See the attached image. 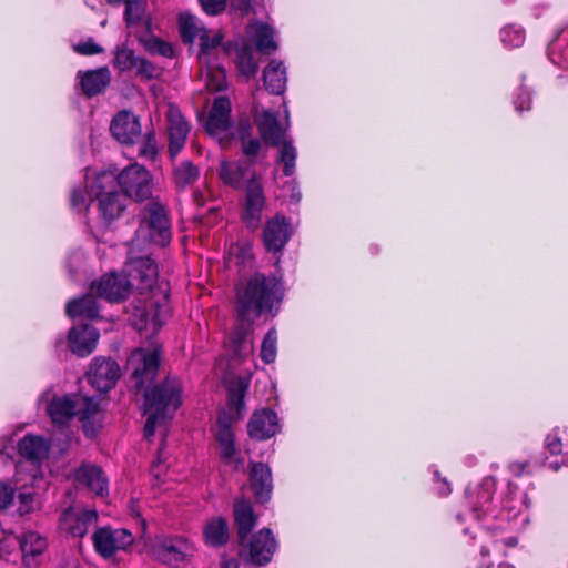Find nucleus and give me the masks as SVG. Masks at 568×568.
Instances as JSON below:
<instances>
[{
    "mask_svg": "<svg viewBox=\"0 0 568 568\" xmlns=\"http://www.w3.org/2000/svg\"><path fill=\"white\" fill-rule=\"evenodd\" d=\"M126 197L123 192L110 191L100 193L98 196V207L100 216L105 223L110 224L119 219L126 207Z\"/></svg>",
    "mask_w": 568,
    "mask_h": 568,
    "instance_id": "b1692460",
    "label": "nucleus"
},
{
    "mask_svg": "<svg viewBox=\"0 0 568 568\" xmlns=\"http://www.w3.org/2000/svg\"><path fill=\"white\" fill-rule=\"evenodd\" d=\"M204 26L197 23L196 18L191 13H180L179 16V32L183 43L193 44L195 39L201 36Z\"/></svg>",
    "mask_w": 568,
    "mask_h": 568,
    "instance_id": "58836bf2",
    "label": "nucleus"
},
{
    "mask_svg": "<svg viewBox=\"0 0 568 568\" xmlns=\"http://www.w3.org/2000/svg\"><path fill=\"white\" fill-rule=\"evenodd\" d=\"M248 481L255 501L266 504L271 500L273 494V477L271 468L264 463L250 464Z\"/></svg>",
    "mask_w": 568,
    "mask_h": 568,
    "instance_id": "a211bd4d",
    "label": "nucleus"
},
{
    "mask_svg": "<svg viewBox=\"0 0 568 568\" xmlns=\"http://www.w3.org/2000/svg\"><path fill=\"white\" fill-rule=\"evenodd\" d=\"M161 352L159 344L149 348L138 347L131 352L126 369L130 373L131 387L136 394L154 383L160 369Z\"/></svg>",
    "mask_w": 568,
    "mask_h": 568,
    "instance_id": "7ed1b4c3",
    "label": "nucleus"
},
{
    "mask_svg": "<svg viewBox=\"0 0 568 568\" xmlns=\"http://www.w3.org/2000/svg\"><path fill=\"white\" fill-rule=\"evenodd\" d=\"M201 171L199 166H195L191 161H184L181 165L175 170L174 178H199Z\"/></svg>",
    "mask_w": 568,
    "mask_h": 568,
    "instance_id": "052dcab7",
    "label": "nucleus"
},
{
    "mask_svg": "<svg viewBox=\"0 0 568 568\" xmlns=\"http://www.w3.org/2000/svg\"><path fill=\"white\" fill-rule=\"evenodd\" d=\"M84 202L85 199L83 192L80 189H73L71 193V205L77 207L84 204Z\"/></svg>",
    "mask_w": 568,
    "mask_h": 568,
    "instance_id": "774afa93",
    "label": "nucleus"
},
{
    "mask_svg": "<svg viewBox=\"0 0 568 568\" xmlns=\"http://www.w3.org/2000/svg\"><path fill=\"white\" fill-rule=\"evenodd\" d=\"M94 178H151V175L145 166L133 163L123 169H119L115 164H108Z\"/></svg>",
    "mask_w": 568,
    "mask_h": 568,
    "instance_id": "4c0bfd02",
    "label": "nucleus"
},
{
    "mask_svg": "<svg viewBox=\"0 0 568 568\" xmlns=\"http://www.w3.org/2000/svg\"><path fill=\"white\" fill-rule=\"evenodd\" d=\"M72 50L83 57H90L95 54H101L104 52V48L98 44L93 38H88L83 42H79L72 45Z\"/></svg>",
    "mask_w": 568,
    "mask_h": 568,
    "instance_id": "603ef678",
    "label": "nucleus"
},
{
    "mask_svg": "<svg viewBox=\"0 0 568 568\" xmlns=\"http://www.w3.org/2000/svg\"><path fill=\"white\" fill-rule=\"evenodd\" d=\"M251 40L256 51L261 54H272L278 48L274 40V30L267 23H257L254 27V31L251 33Z\"/></svg>",
    "mask_w": 568,
    "mask_h": 568,
    "instance_id": "473e14b6",
    "label": "nucleus"
},
{
    "mask_svg": "<svg viewBox=\"0 0 568 568\" xmlns=\"http://www.w3.org/2000/svg\"><path fill=\"white\" fill-rule=\"evenodd\" d=\"M185 542L182 539H164L153 548L155 557L168 565H175L185 559Z\"/></svg>",
    "mask_w": 568,
    "mask_h": 568,
    "instance_id": "c85d7f7f",
    "label": "nucleus"
},
{
    "mask_svg": "<svg viewBox=\"0 0 568 568\" xmlns=\"http://www.w3.org/2000/svg\"><path fill=\"white\" fill-rule=\"evenodd\" d=\"M203 539L205 545L221 548L229 542L230 529L226 518L219 516L209 519L203 526Z\"/></svg>",
    "mask_w": 568,
    "mask_h": 568,
    "instance_id": "cd10ccee",
    "label": "nucleus"
},
{
    "mask_svg": "<svg viewBox=\"0 0 568 568\" xmlns=\"http://www.w3.org/2000/svg\"><path fill=\"white\" fill-rule=\"evenodd\" d=\"M144 412H154L168 416V412L172 408L178 410L182 405V384L171 376H166L159 383L146 386L143 390Z\"/></svg>",
    "mask_w": 568,
    "mask_h": 568,
    "instance_id": "20e7f679",
    "label": "nucleus"
},
{
    "mask_svg": "<svg viewBox=\"0 0 568 568\" xmlns=\"http://www.w3.org/2000/svg\"><path fill=\"white\" fill-rule=\"evenodd\" d=\"M233 189L239 190V219L248 232L262 227L263 215L267 209V199L261 180H223Z\"/></svg>",
    "mask_w": 568,
    "mask_h": 568,
    "instance_id": "f03ea898",
    "label": "nucleus"
},
{
    "mask_svg": "<svg viewBox=\"0 0 568 568\" xmlns=\"http://www.w3.org/2000/svg\"><path fill=\"white\" fill-rule=\"evenodd\" d=\"M110 133L119 143L133 145L142 135L141 120L129 110L119 111L111 121Z\"/></svg>",
    "mask_w": 568,
    "mask_h": 568,
    "instance_id": "ddd939ff",
    "label": "nucleus"
},
{
    "mask_svg": "<svg viewBox=\"0 0 568 568\" xmlns=\"http://www.w3.org/2000/svg\"><path fill=\"white\" fill-rule=\"evenodd\" d=\"M280 151L277 156V163L282 165V170L285 176H291L295 172L296 163V149L293 146L291 140H285L280 144Z\"/></svg>",
    "mask_w": 568,
    "mask_h": 568,
    "instance_id": "79ce46f5",
    "label": "nucleus"
},
{
    "mask_svg": "<svg viewBox=\"0 0 568 568\" xmlns=\"http://www.w3.org/2000/svg\"><path fill=\"white\" fill-rule=\"evenodd\" d=\"M494 484L490 483L488 479H485L483 484L478 488L477 493V499L478 505L474 507V513L476 518L481 519L484 516H486L489 505L493 501L494 498Z\"/></svg>",
    "mask_w": 568,
    "mask_h": 568,
    "instance_id": "37998d69",
    "label": "nucleus"
},
{
    "mask_svg": "<svg viewBox=\"0 0 568 568\" xmlns=\"http://www.w3.org/2000/svg\"><path fill=\"white\" fill-rule=\"evenodd\" d=\"M240 138L242 141V150L246 156H256L261 150V142L258 139L250 138V125H240Z\"/></svg>",
    "mask_w": 568,
    "mask_h": 568,
    "instance_id": "8fccbe9b",
    "label": "nucleus"
},
{
    "mask_svg": "<svg viewBox=\"0 0 568 568\" xmlns=\"http://www.w3.org/2000/svg\"><path fill=\"white\" fill-rule=\"evenodd\" d=\"M193 181L194 180H182L183 183H182L181 187H185L186 185H190L192 187L194 203L197 206H203L205 204L207 197H213V194L210 191L209 185H207V180H203V185L205 187V191H202L200 187L194 189L192 185Z\"/></svg>",
    "mask_w": 568,
    "mask_h": 568,
    "instance_id": "5fc2aeb1",
    "label": "nucleus"
},
{
    "mask_svg": "<svg viewBox=\"0 0 568 568\" xmlns=\"http://www.w3.org/2000/svg\"><path fill=\"white\" fill-rule=\"evenodd\" d=\"M19 500L21 506L19 507L20 515H24L29 513L31 504L33 503V497L31 494L28 493H21L19 494Z\"/></svg>",
    "mask_w": 568,
    "mask_h": 568,
    "instance_id": "0e129e2a",
    "label": "nucleus"
},
{
    "mask_svg": "<svg viewBox=\"0 0 568 568\" xmlns=\"http://www.w3.org/2000/svg\"><path fill=\"white\" fill-rule=\"evenodd\" d=\"M435 490L438 496L445 497L452 493L450 484L447 481V479H440V483L435 484Z\"/></svg>",
    "mask_w": 568,
    "mask_h": 568,
    "instance_id": "338daca9",
    "label": "nucleus"
},
{
    "mask_svg": "<svg viewBox=\"0 0 568 568\" xmlns=\"http://www.w3.org/2000/svg\"><path fill=\"white\" fill-rule=\"evenodd\" d=\"M146 414V420L143 427L144 437L146 439L151 438L155 434L156 425L166 418V416L154 413V412H144Z\"/></svg>",
    "mask_w": 568,
    "mask_h": 568,
    "instance_id": "6e6d98bb",
    "label": "nucleus"
},
{
    "mask_svg": "<svg viewBox=\"0 0 568 568\" xmlns=\"http://www.w3.org/2000/svg\"><path fill=\"white\" fill-rule=\"evenodd\" d=\"M528 467V463L526 462H511L509 465H508V469L509 471L514 475V476H521L526 468Z\"/></svg>",
    "mask_w": 568,
    "mask_h": 568,
    "instance_id": "69168bd1",
    "label": "nucleus"
},
{
    "mask_svg": "<svg viewBox=\"0 0 568 568\" xmlns=\"http://www.w3.org/2000/svg\"><path fill=\"white\" fill-rule=\"evenodd\" d=\"M262 225L261 240L266 252L274 255L282 254L293 235L291 220L282 213H276Z\"/></svg>",
    "mask_w": 568,
    "mask_h": 568,
    "instance_id": "6e6552de",
    "label": "nucleus"
},
{
    "mask_svg": "<svg viewBox=\"0 0 568 568\" xmlns=\"http://www.w3.org/2000/svg\"><path fill=\"white\" fill-rule=\"evenodd\" d=\"M135 77L140 78L144 81H150L152 79H155L158 77V68L154 63H152L150 60H148L144 57L138 58L135 65Z\"/></svg>",
    "mask_w": 568,
    "mask_h": 568,
    "instance_id": "3c124183",
    "label": "nucleus"
},
{
    "mask_svg": "<svg viewBox=\"0 0 568 568\" xmlns=\"http://www.w3.org/2000/svg\"><path fill=\"white\" fill-rule=\"evenodd\" d=\"M113 59L111 64L119 74H124L134 70L139 55L135 51L128 47L126 43H119L113 50Z\"/></svg>",
    "mask_w": 568,
    "mask_h": 568,
    "instance_id": "72a5a7b5",
    "label": "nucleus"
},
{
    "mask_svg": "<svg viewBox=\"0 0 568 568\" xmlns=\"http://www.w3.org/2000/svg\"><path fill=\"white\" fill-rule=\"evenodd\" d=\"M87 376L92 387L105 394L116 385L121 376V368L111 358L94 357L90 363Z\"/></svg>",
    "mask_w": 568,
    "mask_h": 568,
    "instance_id": "9d476101",
    "label": "nucleus"
},
{
    "mask_svg": "<svg viewBox=\"0 0 568 568\" xmlns=\"http://www.w3.org/2000/svg\"><path fill=\"white\" fill-rule=\"evenodd\" d=\"M138 154H139V156L150 160V161H154L156 159L158 143H156L155 131L153 128L145 132Z\"/></svg>",
    "mask_w": 568,
    "mask_h": 568,
    "instance_id": "09e8293b",
    "label": "nucleus"
},
{
    "mask_svg": "<svg viewBox=\"0 0 568 568\" xmlns=\"http://www.w3.org/2000/svg\"><path fill=\"white\" fill-rule=\"evenodd\" d=\"M75 479L98 496L108 495V480L101 467L82 465L75 470Z\"/></svg>",
    "mask_w": 568,
    "mask_h": 568,
    "instance_id": "393cba45",
    "label": "nucleus"
},
{
    "mask_svg": "<svg viewBox=\"0 0 568 568\" xmlns=\"http://www.w3.org/2000/svg\"><path fill=\"white\" fill-rule=\"evenodd\" d=\"M232 105L227 97H216L213 101L204 128L211 135L227 131L231 125Z\"/></svg>",
    "mask_w": 568,
    "mask_h": 568,
    "instance_id": "4be33fe9",
    "label": "nucleus"
},
{
    "mask_svg": "<svg viewBox=\"0 0 568 568\" xmlns=\"http://www.w3.org/2000/svg\"><path fill=\"white\" fill-rule=\"evenodd\" d=\"M234 418L226 412H220L216 416L215 440L219 444V455L225 464H242L241 457L236 458L235 437L233 432Z\"/></svg>",
    "mask_w": 568,
    "mask_h": 568,
    "instance_id": "f8f14e48",
    "label": "nucleus"
},
{
    "mask_svg": "<svg viewBox=\"0 0 568 568\" xmlns=\"http://www.w3.org/2000/svg\"><path fill=\"white\" fill-rule=\"evenodd\" d=\"M24 560L34 559L47 548V540L36 531H27L19 539Z\"/></svg>",
    "mask_w": 568,
    "mask_h": 568,
    "instance_id": "c9c22d12",
    "label": "nucleus"
},
{
    "mask_svg": "<svg viewBox=\"0 0 568 568\" xmlns=\"http://www.w3.org/2000/svg\"><path fill=\"white\" fill-rule=\"evenodd\" d=\"M91 291H93L98 297L110 303L124 302L132 294L122 270L121 273L112 271L102 275L97 282L91 284Z\"/></svg>",
    "mask_w": 568,
    "mask_h": 568,
    "instance_id": "1a4fd4ad",
    "label": "nucleus"
},
{
    "mask_svg": "<svg viewBox=\"0 0 568 568\" xmlns=\"http://www.w3.org/2000/svg\"><path fill=\"white\" fill-rule=\"evenodd\" d=\"M148 50L151 53H158L164 58H172L174 55L173 47L160 38H154Z\"/></svg>",
    "mask_w": 568,
    "mask_h": 568,
    "instance_id": "13d9d810",
    "label": "nucleus"
},
{
    "mask_svg": "<svg viewBox=\"0 0 568 568\" xmlns=\"http://www.w3.org/2000/svg\"><path fill=\"white\" fill-rule=\"evenodd\" d=\"M149 230L150 240L160 246H165L172 239L171 222L165 206L159 199H152L144 207L141 226Z\"/></svg>",
    "mask_w": 568,
    "mask_h": 568,
    "instance_id": "0eeeda50",
    "label": "nucleus"
},
{
    "mask_svg": "<svg viewBox=\"0 0 568 568\" xmlns=\"http://www.w3.org/2000/svg\"><path fill=\"white\" fill-rule=\"evenodd\" d=\"M112 534L118 550H125L133 544V536L128 529H112Z\"/></svg>",
    "mask_w": 568,
    "mask_h": 568,
    "instance_id": "4d7b16f0",
    "label": "nucleus"
},
{
    "mask_svg": "<svg viewBox=\"0 0 568 568\" xmlns=\"http://www.w3.org/2000/svg\"><path fill=\"white\" fill-rule=\"evenodd\" d=\"M122 189L123 194L128 199L135 202H144L152 199H159L152 195L153 180H116Z\"/></svg>",
    "mask_w": 568,
    "mask_h": 568,
    "instance_id": "2f4dec72",
    "label": "nucleus"
},
{
    "mask_svg": "<svg viewBox=\"0 0 568 568\" xmlns=\"http://www.w3.org/2000/svg\"><path fill=\"white\" fill-rule=\"evenodd\" d=\"M169 145L171 158H175L184 148L191 126L178 108L170 106L166 114Z\"/></svg>",
    "mask_w": 568,
    "mask_h": 568,
    "instance_id": "2eb2a0df",
    "label": "nucleus"
},
{
    "mask_svg": "<svg viewBox=\"0 0 568 568\" xmlns=\"http://www.w3.org/2000/svg\"><path fill=\"white\" fill-rule=\"evenodd\" d=\"M199 2L209 16H217L226 8V0H199Z\"/></svg>",
    "mask_w": 568,
    "mask_h": 568,
    "instance_id": "bf43d9fd",
    "label": "nucleus"
},
{
    "mask_svg": "<svg viewBox=\"0 0 568 568\" xmlns=\"http://www.w3.org/2000/svg\"><path fill=\"white\" fill-rule=\"evenodd\" d=\"M206 88L211 92H222L227 88L226 72L221 65L209 67L206 71Z\"/></svg>",
    "mask_w": 568,
    "mask_h": 568,
    "instance_id": "de8ad7c7",
    "label": "nucleus"
},
{
    "mask_svg": "<svg viewBox=\"0 0 568 568\" xmlns=\"http://www.w3.org/2000/svg\"><path fill=\"white\" fill-rule=\"evenodd\" d=\"M278 430L277 414L271 408L256 410L247 423L248 436L256 440H267Z\"/></svg>",
    "mask_w": 568,
    "mask_h": 568,
    "instance_id": "aec40b11",
    "label": "nucleus"
},
{
    "mask_svg": "<svg viewBox=\"0 0 568 568\" xmlns=\"http://www.w3.org/2000/svg\"><path fill=\"white\" fill-rule=\"evenodd\" d=\"M499 36L503 44L509 49L519 48L525 42V30L516 24L504 27Z\"/></svg>",
    "mask_w": 568,
    "mask_h": 568,
    "instance_id": "49530a36",
    "label": "nucleus"
},
{
    "mask_svg": "<svg viewBox=\"0 0 568 568\" xmlns=\"http://www.w3.org/2000/svg\"><path fill=\"white\" fill-rule=\"evenodd\" d=\"M233 517L239 544L244 542L257 524V516L252 501L246 498H237L233 504Z\"/></svg>",
    "mask_w": 568,
    "mask_h": 568,
    "instance_id": "412c9836",
    "label": "nucleus"
},
{
    "mask_svg": "<svg viewBox=\"0 0 568 568\" xmlns=\"http://www.w3.org/2000/svg\"><path fill=\"white\" fill-rule=\"evenodd\" d=\"M239 322L240 323L232 328L229 339L234 356L242 357L247 352L246 339L252 333V324H248L247 322Z\"/></svg>",
    "mask_w": 568,
    "mask_h": 568,
    "instance_id": "ea45409f",
    "label": "nucleus"
},
{
    "mask_svg": "<svg viewBox=\"0 0 568 568\" xmlns=\"http://www.w3.org/2000/svg\"><path fill=\"white\" fill-rule=\"evenodd\" d=\"M224 36L222 31H216L211 34L209 29H203L200 36V52L199 59L202 60L204 57L209 55L212 50L222 47L225 44L223 42Z\"/></svg>",
    "mask_w": 568,
    "mask_h": 568,
    "instance_id": "c03bdc74",
    "label": "nucleus"
},
{
    "mask_svg": "<svg viewBox=\"0 0 568 568\" xmlns=\"http://www.w3.org/2000/svg\"><path fill=\"white\" fill-rule=\"evenodd\" d=\"M100 307L97 295L85 294L78 298L70 300L65 305V314L70 318L97 320L100 317Z\"/></svg>",
    "mask_w": 568,
    "mask_h": 568,
    "instance_id": "bb28decb",
    "label": "nucleus"
},
{
    "mask_svg": "<svg viewBox=\"0 0 568 568\" xmlns=\"http://www.w3.org/2000/svg\"><path fill=\"white\" fill-rule=\"evenodd\" d=\"M240 558L252 566L263 567L272 561L277 550L278 541L272 529L263 527L257 532L247 537L244 542L239 544Z\"/></svg>",
    "mask_w": 568,
    "mask_h": 568,
    "instance_id": "423d86ee",
    "label": "nucleus"
},
{
    "mask_svg": "<svg viewBox=\"0 0 568 568\" xmlns=\"http://www.w3.org/2000/svg\"><path fill=\"white\" fill-rule=\"evenodd\" d=\"M122 271L132 293H149L158 283L159 265L150 255H134L130 251Z\"/></svg>",
    "mask_w": 568,
    "mask_h": 568,
    "instance_id": "39448f33",
    "label": "nucleus"
},
{
    "mask_svg": "<svg viewBox=\"0 0 568 568\" xmlns=\"http://www.w3.org/2000/svg\"><path fill=\"white\" fill-rule=\"evenodd\" d=\"M123 20L126 27L139 26L143 22L148 8V0H124Z\"/></svg>",
    "mask_w": 568,
    "mask_h": 568,
    "instance_id": "a19ab883",
    "label": "nucleus"
},
{
    "mask_svg": "<svg viewBox=\"0 0 568 568\" xmlns=\"http://www.w3.org/2000/svg\"><path fill=\"white\" fill-rule=\"evenodd\" d=\"M80 396L78 394H67L54 396L49 402L47 413L53 425L67 426L74 417H78Z\"/></svg>",
    "mask_w": 568,
    "mask_h": 568,
    "instance_id": "dca6fc26",
    "label": "nucleus"
},
{
    "mask_svg": "<svg viewBox=\"0 0 568 568\" xmlns=\"http://www.w3.org/2000/svg\"><path fill=\"white\" fill-rule=\"evenodd\" d=\"M78 419L81 423L83 434L93 439L103 427V414L99 400L89 396H80Z\"/></svg>",
    "mask_w": 568,
    "mask_h": 568,
    "instance_id": "f3484780",
    "label": "nucleus"
},
{
    "mask_svg": "<svg viewBox=\"0 0 568 568\" xmlns=\"http://www.w3.org/2000/svg\"><path fill=\"white\" fill-rule=\"evenodd\" d=\"M256 125L265 144L280 146L285 141V132L276 113L272 110H264L260 118L256 119Z\"/></svg>",
    "mask_w": 568,
    "mask_h": 568,
    "instance_id": "5701e85b",
    "label": "nucleus"
},
{
    "mask_svg": "<svg viewBox=\"0 0 568 568\" xmlns=\"http://www.w3.org/2000/svg\"><path fill=\"white\" fill-rule=\"evenodd\" d=\"M77 79L82 94L93 98L105 92L111 84L112 75L109 67L103 65L92 70H79Z\"/></svg>",
    "mask_w": 568,
    "mask_h": 568,
    "instance_id": "6ab92c4d",
    "label": "nucleus"
},
{
    "mask_svg": "<svg viewBox=\"0 0 568 568\" xmlns=\"http://www.w3.org/2000/svg\"><path fill=\"white\" fill-rule=\"evenodd\" d=\"M18 453L30 462H40L48 454V446L41 436L26 435L18 443Z\"/></svg>",
    "mask_w": 568,
    "mask_h": 568,
    "instance_id": "7c9ffc66",
    "label": "nucleus"
},
{
    "mask_svg": "<svg viewBox=\"0 0 568 568\" xmlns=\"http://www.w3.org/2000/svg\"><path fill=\"white\" fill-rule=\"evenodd\" d=\"M545 445L551 455H558L561 453L562 443L561 438L557 435L549 434L545 438Z\"/></svg>",
    "mask_w": 568,
    "mask_h": 568,
    "instance_id": "e2e57ef3",
    "label": "nucleus"
},
{
    "mask_svg": "<svg viewBox=\"0 0 568 568\" xmlns=\"http://www.w3.org/2000/svg\"><path fill=\"white\" fill-rule=\"evenodd\" d=\"M225 55H232L233 63L240 77L245 81L253 79L258 72V63L254 58L252 45L244 39L226 41L223 45Z\"/></svg>",
    "mask_w": 568,
    "mask_h": 568,
    "instance_id": "9b49d317",
    "label": "nucleus"
},
{
    "mask_svg": "<svg viewBox=\"0 0 568 568\" xmlns=\"http://www.w3.org/2000/svg\"><path fill=\"white\" fill-rule=\"evenodd\" d=\"M92 541L95 551L105 559L112 558L118 551L110 527L98 528L92 535Z\"/></svg>",
    "mask_w": 568,
    "mask_h": 568,
    "instance_id": "e433bc0d",
    "label": "nucleus"
},
{
    "mask_svg": "<svg viewBox=\"0 0 568 568\" xmlns=\"http://www.w3.org/2000/svg\"><path fill=\"white\" fill-rule=\"evenodd\" d=\"M248 389V382L243 377H237L227 387V408L241 417V412L245 407V395Z\"/></svg>",
    "mask_w": 568,
    "mask_h": 568,
    "instance_id": "f704fd0d",
    "label": "nucleus"
},
{
    "mask_svg": "<svg viewBox=\"0 0 568 568\" xmlns=\"http://www.w3.org/2000/svg\"><path fill=\"white\" fill-rule=\"evenodd\" d=\"M97 520L98 513L94 509H85L78 514H64L62 518L63 528L74 538L84 537L89 527Z\"/></svg>",
    "mask_w": 568,
    "mask_h": 568,
    "instance_id": "a878e982",
    "label": "nucleus"
},
{
    "mask_svg": "<svg viewBox=\"0 0 568 568\" xmlns=\"http://www.w3.org/2000/svg\"><path fill=\"white\" fill-rule=\"evenodd\" d=\"M286 69L283 62L271 60L268 65L263 70V82L265 89L275 95H281L286 89Z\"/></svg>",
    "mask_w": 568,
    "mask_h": 568,
    "instance_id": "c756f323",
    "label": "nucleus"
},
{
    "mask_svg": "<svg viewBox=\"0 0 568 568\" xmlns=\"http://www.w3.org/2000/svg\"><path fill=\"white\" fill-rule=\"evenodd\" d=\"M99 331L91 324L72 326L68 332V347L78 357H88L97 348Z\"/></svg>",
    "mask_w": 568,
    "mask_h": 568,
    "instance_id": "4468645a",
    "label": "nucleus"
},
{
    "mask_svg": "<svg viewBox=\"0 0 568 568\" xmlns=\"http://www.w3.org/2000/svg\"><path fill=\"white\" fill-rule=\"evenodd\" d=\"M14 489L9 485L0 483V510L7 509L13 501Z\"/></svg>",
    "mask_w": 568,
    "mask_h": 568,
    "instance_id": "680f3d73",
    "label": "nucleus"
},
{
    "mask_svg": "<svg viewBox=\"0 0 568 568\" xmlns=\"http://www.w3.org/2000/svg\"><path fill=\"white\" fill-rule=\"evenodd\" d=\"M284 296L285 290L280 278L255 272L235 288L236 318L253 324L264 314L275 316Z\"/></svg>",
    "mask_w": 568,
    "mask_h": 568,
    "instance_id": "f257e3e1",
    "label": "nucleus"
},
{
    "mask_svg": "<svg viewBox=\"0 0 568 568\" xmlns=\"http://www.w3.org/2000/svg\"><path fill=\"white\" fill-rule=\"evenodd\" d=\"M513 103L515 110L520 115L524 113V111H529L531 109L530 92L526 88L519 87Z\"/></svg>",
    "mask_w": 568,
    "mask_h": 568,
    "instance_id": "864d4df0",
    "label": "nucleus"
},
{
    "mask_svg": "<svg viewBox=\"0 0 568 568\" xmlns=\"http://www.w3.org/2000/svg\"><path fill=\"white\" fill-rule=\"evenodd\" d=\"M277 354V332L275 327H272L267 331V333L264 335V338L262 341L261 345V359L265 364H272L276 359Z\"/></svg>",
    "mask_w": 568,
    "mask_h": 568,
    "instance_id": "a18cd8bd",
    "label": "nucleus"
}]
</instances>
